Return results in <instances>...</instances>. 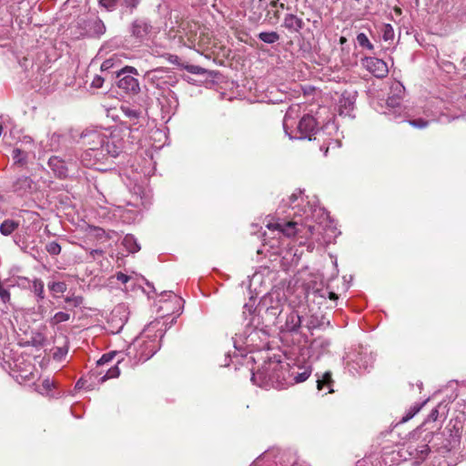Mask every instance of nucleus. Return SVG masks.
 <instances>
[{
    "instance_id": "1",
    "label": "nucleus",
    "mask_w": 466,
    "mask_h": 466,
    "mask_svg": "<svg viewBox=\"0 0 466 466\" xmlns=\"http://www.w3.org/2000/svg\"><path fill=\"white\" fill-rule=\"evenodd\" d=\"M285 206L284 210L290 220L279 219L268 223L269 229L279 230L287 237H298L303 240L312 239L313 243L327 245L336 237V228L329 219V213L318 205L316 196H305L300 189L293 192Z\"/></svg>"
},
{
    "instance_id": "3",
    "label": "nucleus",
    "mask_w": 466,
    "mask_h": 466,
    "mask_svg": "<svg viewBox=\"0 0 466 466\" xmlns=\"http://www.w3.org/2000/svg\"><path fill=\"white\" fill-rule=\"evenodd\" d=\"M81 139L86 147L82 155V162L86 167L105 164L109 158L117 157L124 148V140L118 132L86 130Z\"/></svg>"
},
{
    "instance_id": "33",
    "label": "nucleus",
    "mask_w": 466,
    "mask_h": 466,
    "mask_svg": "<svg viewBox=\"0 0 466 466\" xmlns=\"http://www.w3.org/2000/svg\"><path fill=\"white\" fill-rule=\"evenodd\" d=\"M358 45L362 47L366 48L370 51H372L374 49L373 44L370 41L366 34L364 33H359L356 37Z\"/></svg>"
},
{
    "instance_id": "57",
    "label": "nucleus",
    "mask_w": 466,
    "mask_h": 466,
    "mask_svg": "<svg viewBox=\"0 0 466 466\" xmlns=\"http://www.w3.org/2000/svg\"><path fill=\"white\" fill-rule=\"evenodd\" d=\"M103 254V250L101 249H92L90 251V256L95 258H96V255H102Z\"/></svg>"
},
{
    "instance_id": "26",
    "label": "nucleus",
    "mask_w": 466,
    "mask_h": 466,
    "mask_svg": "<svg viewBox=\"0 0 466 466\" xmlns=\"http://www.w3.org/2000/svg\"><path fill=\"white\" fill-rule=\"evenodd\" d=\"M122 244L125 248L130 253H136L140 250V245L137 242V239L131 234H127L124 237L122 240Z\"/></svg>"
},
{
    "instance_id": "40",
    "label": "nucleus",
    "mask_w": 466,
    "mask_h": 466,
    "mask_svg": "<svg viewBox=\"0 0 466 466\" xmlns=\"http://www.w3.org/2000/svg\"><path fill=\"white\" fill-rule=\"evenodd\" d=\"M425 402L426 401L422 402L420 405H414L413 407H411L410 410L407 412V414L402 418V421L405 422L413 418V416L420 411V410L425 404Z\"/></svg>"
},
{
    "instance_id": "34",
    "label": "nucleus",
    "mask_w": 466,
    "mask_h": 466,
    "mask_svg": "<svg viewBox=\"0 0 466 466\" xmlns=\"http://www.w3.org/2000/svg\"><path fill=\"white\" fill-rule=\"evenodd\" d=\"M56 387V382L54 380L49 378L45 379L41 385L37 387V391L41 394H48L53 388Z\"/></svg>"
},
{
    "instance_id": "9",
    "label": "nucleus",
    "mask_w": 466,
    "mask_h": 466,
    "mask_svg": "<svg viewBox=\"0 0 466 466\" xmlns=\"http://www.w3.org/2000/svg\"><path fill=\"white\" fill-rule=\"evenodd\" d=\"M278 302V296L273 295L263 296L259 302L258 311L263 314L262 318L267 323V326L276 327L278 323L281 322V318L285 310H281L278 307H275V309L272 308V303L277 305Z\"/></svg>"
},
{
    "instance_id": "30",
    "label": "nucleus",
    "mask_w": 466,
    "mask_h": 466,
    "mask_svg": "<svg viewBox=\"0 0 466 466\" xmlns=\"http://www.w3.org/2000/svg\"><path fill=\"white\" fill-rule=\"evenodd\" d=\"M48 289L56 296L58 293H65L67 289V285L64 281H53L48 283Z\"/></svg>"
},
{
    "instance_id": "23",
    "label": "nucleus",
    "mask_w": 466,
    "mask_h": 466,
    "mask_svg": "<svg viewBox=\"0 0 466 466\" xmlns=\"http://www.w3.org/2000/svg\"><path fill=\"white\" fill-rule=\"evenodd\" d=\"M120 109L124 116L127 119L124 121L126 125L132 126L137 124L138 118L140 116L139 110L128 106H122Z\"/></svg>"
},
{
    "instance_id": "11",
    "label": "nucleus",
    "mask_w": 466,
    "mask_h": 466,
    "mask_svg": "<svg viewBox=\"0 0 466 466\" xmlns=\"http://www.w3.org/2000/svg\"><path fill=\"white\" fill-rule=\"evenodd\" d=\"M361 66L377 78L386 77L389 67L382 59L374 56H365L360 60Z\"/></svg>"
},
{
    "instance_id": "4",
    "label": "nucleus",
    "mask_w": 466,
    "mask_h": 466,
    "mask_svg": "<svg viewBox=\"0 0 466 466\" xmlns=\"http://www.w3.org/2000/svg\"><path fill=\"white\" fill-rule=\"evenodd\" d=\"M299 106L298 105L291 106L287 110L283 119V128L286 135L290 139H312V135H317L313 139L320 140L324 138L326 132L331 134L337 131V127L334 122L328 121L320 130H317L316 119L309 115H306L300 118L299 123H296V118L299 116Z\"/></svg>"
},
{
    "instance_id": "46",
    "label": "nucleus",
    "mask_w": 466,
    "mask_h": 466,
    "mask_svg": "<svg viewBox=\"0 0 466 466\" xmlns=\"http://www.w3.org/2000/svg\"><path fill=\"white\" fill-rule=\"evenodd\" d=\"M266 16L268 19V22L270 24H276L279 21V16H280L279 10L277 9V10L273 11L272 13L270 11H268Z\"/></svg>"
},
{
    "instance_id": "14",
    "label": "nucleus",
    "mask_w": 466,
    "mask_h": 466,
    "mask_svg": "<svg viewBox=\"0 0 466 466\" xmlns=\"http://www.w3.org/2000/svg\"><path fill=\"white\" fill-rule=\"evenodd\" d=\"M267 338L268 335L265 331L255 328L247 335L244 343L247 348L251 350H261L268 344Z\"/></svg>"
},
{
    "instance_id": "48",
    "label": "nucleus",
    "mask_w": 466,
    "mask_h": 466,
    "mask_svg": "<svg viewBox=\"0 0 466 466\" xmlns=\"http://www.w3.org/2000/svg\"><path fill=\"white\" fill-rule=\"evenodd\" d=\"M331 145H335L336 147H339V141L337 139H329V142L326 146V144L320 146V150L324 151V155L327 156V153L329 151V148Z\"/></svg>"
},
{
    "instance_id": "28",
    "label": "nucleus",
    "mask_w": 466,
    "mask_h": 466,
    "mask_svg": "<svg viewBox=\"0 0 466 466\" xmlns=\"http://www.w3.org/2000/svg\"><path fill=\"white\" fill-rule=\"evenodd\" d=\"M17 222L12 219H6L1 224L0 232L5 236H8L12 234L17 228Z\"/></svg>"
},
{
    "instance_id": "27",
    "label": "nucleus",
    "mask_w": 466,
    "mask_h": 466,
    "mask_svg": "<svg viewBox=\"0 0 466 466\" xmlns=\"http://www.w3.org/2000/svg\"><path fill=\"white\" fill-rule=\"evenodd\" d=\"M266 295H273L278 296V304L272 303V308L275 309V307L279 308L281 310H285V308L287 307V299L284 292L280 289H273L267 293Z\"/></svg>"
},
{
    "instance_id": "37",
    "label": "nucleus",
    "mask_w": 466,
    "mask_h": 466,
    "mask_svg": "<svg viewBox=\"0 0 466 466\" xmlns=\"http://www.w3.org/2000/svg\"><path fill=\"white\" fill-rule=\"evenodd\" d=\"M141 0H122V6L132 14L139 5Z\"/></svg>"
},
{
    "instance_id": "31",
    "label": "nucleus",
    "mask_w": 466,
    "mask_h": 466,
    "mask_svg": "<svg viewBox=\"0 0 466 466\" xmlns=\"http://www.w3.org/2000/svg\"><path fill=\"white\" fill-rule=\"evenodd\" d=\"M90 30L95 35H102L106 32V25L103 21L99 18H96L90 25Z\"/></svg>"
},
{
    "instance_id": "49",
    "label": "nucleus",
    "mask_w": 466,
    "mask_h": 466,
    "mask_svg": "<svg viewBox=\"0 0 466 466\" xmlns=\"http://www.w3.org/2000/svg\"><path fill=\"white\" fill-rule=\"evenodd\" d=\"M103 83L104 78L100 76H96L91 82V86L94 88H100L102 87Z\"/></svg>"
},
{
    "instance_id": "15",
    "label": "nucleus",
    "mask_w": 466,
    "mask_h": 466,
    "mask_svg": "<svg viewBox=\"0 0 466 466\" xmlns=\"http://www.w3.org/2000/svg\"><path fill=\"white\" fill-rule=\"evenodd\" d=\"M356 102V93L345 91L339 100V112L341 116H351Z\"/></svg>"
},
{
    "instance_id": "2",
    "label": "nucleus",
    "mask_w": 466,
    "mask_h": 466,
    "mask_svg": "<svg viewBox=\"0 0 466 466\" xmlns=\"http://www.w3.org/2000/svg\"><path fill=\"white\" fill-rule=\"evenodd\" d=\"M311 373L312 365L309 360H297L285 366L279 360L269 359L252 373L251 380L261 388L282 390L306 381Z\"/></svg>"
},
{
    "instance_id": "21",
    "label": "nucleus",
    "mask_w": 466,
    "mask_h": 466,
    "mask_svg": "<svg viewBox=\"0 0 466 466\" xmlns=\"http://www.w3.org/2000/svg\"><path fill=\"white\" fill-rule=\"evenodd\" d=\"M19 279L26 281L28 283L30 282V280L25 277H19ZM31 283H32L31 290L35 295V297L37 299V302L44 299H45V286H44L43 280L35 278L31 281Z\"/></svg>"
},
{
    "instance_id": "25",
    "label": "nucleus",
    "mask_w": 466,
    "mask_h": 466,
    "mask_svg": "<svg viewBox=\"0 0 466 466\" xmlns=\"http://www.w3.org/2000/svg\"><path fill=\"white\" fill-rule=\"evenodd\" d=\"M329 296V298L332 300L338 299V295L332 291H329L324 289H309L307 291V297H312L313 299H316L318 298L319 299H326V297Z\"/></svg>"
},
{
    "instance_id": "22",
    "label": "nucleus",
    "mask_w": 466,
    "mask_h": 466,
    "mask_svg": "<svg viewBox=\"0 0 466 466\" xmlns=\"http://www.w3.org/2000/svg\"><path fill=\"white\" fill-rule=\"evenodd\" d=\"M15 191L23 196L31 192L33 188V180L28 177H19L14 185Z\"/></svg>"
},
{
    "instance_id": "50",
    "label": "nucleus",
    "mask_w": 466,
    "mask_h": 466,
    "mask_svg": "<svg viewBox=\"0 0 466 466\" xmlns=\"http://www.w3.org/2000/svg\"><path fill=\"white\" fill-rule=\"evenodd\" d=\"M159 72V69H154V70H150V71H147L146 74H145V77L146 79H147L148 81H154V79L157 78V74Z\"/></svg>"
},
{
    "instance_id": "59",
    "label": "nucleus",
    "mask_w": 466,
    "mask_h": 466,
    "mask_svg": "<svg viewBox=\"0 0 466 466\" xmlns=\"http://www.w3.org/2000/svg\"><path fill=\"white\" fill-rule=\"evenodd\" d=\"M258 277H259V276H258V275H254V276L252 277L251 281H254V280H255V279H257Z\"/></svg>"
},
{
    "instance_id": "6",
    "label": "nucleus",
    "mask_w": 466,
    "mask_h": 466,
    "mask_svg": "<svg viewBox=\"0 0 466 466\" xmlns=\"http://www.w3.org/2000/svg\"><path fill=\"white\" fill-rule=\"evenodd\" d=\"M431 438L432 432L429 431L425 433L421 440H410L400 449V456L405 461H410L415 466L420 465L428 458L431 452L429 442Z\"/></svg>"
},
{
    "instance_id": "17",
    "label": "nucleus",
    "mask_w": 466,
    "mask_h": 466,
    "mask_svg": "<svg viewBox=\"0 0 466 466\" xmlns=\"http://www.w3.org/2000/svg\"><path fill=\"white\" fill-rule=\"evenodd\" d=\"M330 341L329 339L324 337H319L313 339L309 345V350L311 352L310 357L319 359L322 354L329 350Z\"/></svg>"
},
{
    "instance_id": "32",
    "label": "nucleus",
    "mask_w": 466,
    "mask_h": 466,
    "mask_svg": "<svg viewBox=\"0 0 466 466\" xmlns=\"http://www.w3.org/2000/svg\"><path fill=\"white\" fill-rule=\"evenodd\" d=\"M119 363V360H117L116 364H115L114 366L108 368L106 370V373L100 378V381L101 382H104L106 381V380H109V379H114V378H117L120 374V370L117 366V364Z\"/></svg>"
},
{
    "instance_id": "55",
    "label": "nucleus",
    "mask_w": 466,
    "mask_h": 466,
    "mask_svg": "<svg viewBox=\"0 0 466 466\" xmlns=\"http://www.w3.org/2000/svg\"><path fill=\"white\" fill-rule=\"evenodd\" d=\"M270 6L272 8H280V9L285 8V5L283 3H281L279 0H271Z\"/></svg>"
},
{
    "instance_id": "52",
    "label": "nucleus",
    "mask_w": 466,
    "mask_h": 466,
    "mask_svg": "<svg viewBox=\"0 0 466 466\" xmlns=\"http://www.w3.org/2000/svg\"><path fill=\"white\" fill-rule=\"evenodd\" d=\"M116 278L118 281L122 282L123 284H126L127 282H128V280L130 279V277L122 273V272H118L116 275Z\"/></svg>"
},
{
    "instance_id": "45",
    "label": "nucleus",
    "mask_w": 466,
    "mask_h": 466,
    "mask_svg": "<svg viewBox=\"0 0 466 466\" xmlns=\"http://www.w3.org/2000/svg\"><path fill=\"white\" fill-rule=\"evenodd\" d=\"M410 126L416 128H425L429 125V121L424 120L422 118L409 120Z\"/></svg>"
},
{
    "instance_id": "29",
    "label": "nucleus",
    "mask_w": 466,
    "mask_h": 466,
    "mask_svg": "<svg viewBox=\"0 0 466 466\" xmlns=\"http://www.w3.org/2000/svg\"><path fill=\"white\" fill-rule=\"evenodd\" d=\"M279 35L277 32H261L258 34V39L266 44H274L279 40Z\"/></svg>"
},
{
    "instance_id": "56",
    "label": "nucleus",
    "mask_w": 466,
    "mask_h": 466,
    "mask_svg": "<svg viewBox=\"0 0 466 466\" xmlns=\"http://www.w3.org/2000/svg\"><path fill=\"white\" fill-rule=\"evenodd\" d=\"M113 66V61L111 58L105 60L101 65V70H107Z\"/></svg>"
},
{
    "instance_id": "20",
    "label": "nucleus",
    "mask_w": 466,
    "mask_h": 466,
    "mask_svg": "<svg viewBox=\"0 0 466 466\" xmlns=\"http://www.w3.org/2000/svg\"><path fill=\"white\" fill-rule=\"evenodd\" d=\"M48 166L59 177H63L67 175V167L66 162L56 156L51 157L49 158Z\"/></svg>"
},
{
    "instance_id": "10",
    "label": "nucleus",
    "mask_w": 466,
    "mask_h": 466,
    "mask_svg": "<svg viewBox=\"0 0 466 466\" xmlns=\"http://www.w3.org/2000/svg\"><path fill=\"white\" fill-rule=\"evenodd\" d=\"M127 73L137 74V70L133 66H125L116 74L117 86L127 94H137L140 90L139 83L137 78Z\"/></svg>"
},
{
    "instance_id": "43",
    "label": "nucleus",
    "mask_w": 466,
    "mask_h": 466,
    "mask_svg": "<svg viewBox=\"0 0 466 466\" xmlns=\"http://www.w3.org/2000/svg\"><path fill=\"white\" fill-rule=\"evenodd\" d=\"M243 315L245 316L246 319L248 318V315L250 317V319H248V324H252L255 321V318H256L253 315V305L245 304L244 310H243Z\"/></svg>"
},
{
    "instance_id": "44",
    "label": "nucleus",
    "mask_w": 466,
    "mask_h": 466,
    "mask_svg": "<svg viewBox=\"0 0 466 466\" xmlns=\"http://www.w3.org/2000/svg\"><path fill=\"white\" fill-rule=\"evenodd\" d=\"M116 356V352H110V353H106V354H104L98 360H97V366H104L105 364H107L108 362H110L113 358Z\"/></svg>"
},
{
    "instance_id": "53",
    "label": "nucleus",
    "mask_w": 466,
    "mask_h": 466,
    "mask_svg": "<svg viewBox=\"0 0 466 466\" xmlns=\"http://www.w3.org/2000/svg\"><path fill=\"white\" fill-rule=\"evenodd\" d=\"M164 294L168 296V298H173L178 306H180L183 303L182 299L175 295L172 291H165Z\"/></svg>"
},
{
    "instance_id": "38",
    "label": "nucleus",
    "mask_w": 466,
    "mask_h": 466,
    "mask_svg": "<svg viewBox=\"0 0 466 466\" xmlns=\"http://www.w3.org/2000/svg\"><path fill=\"white\" fill-rule=\"evenodd\" d=\"M120 0H99V5L106 11L112 12L116 10Z\"/></svg>"
},
{
    "instance_id": "13",
    "label": "nucleus",
    "mask_w": 466,
    "mask_h": 466,
    "mask_svg": "<svg viewBox=\"0 0 466 466\" xmlns=\"http://www.w3.org/2000/svg\"><path fill=\"white\" fill-rule=\"evenodd\" d=\"M152 25L150 23L142 18L136 19L130 25V32L132 36L137 38L139 42H143L148 38L152 32Z\"/></svg>"
},
{
    "instance_id": "36",
    "label": "nucleus",
    "mask_w": 466,
    "mask_h": 466,
    "mask_svg": "<svg viewBox=\"0 0 466 466\" xmlns=\"http://www.w3.org/2000/svg\"><path fill=\"white\" fill-rule=\"evenodd\" d=\"M381 32H382V38L384 41L393 40L395 34H394V29L391 25H390V24L383 25Z\"/></svg>"
},
{
    "instance_id": "63",
    "label": "nucleus",
    "mask_w": 466,
    "mask_h": 466,
    "mask_svg": "<svg viewBox=\"0 0 466 466\" xmlns=\"http://www.w3.org/2000/svg\"><path fill=\"white\" fill-rule=\"evenodd\" d=\"M344 41H346L345 37H341L340 42L343 43Z\"/></svg>"
},
{
    "instance_id": "58",
    "label": "nucleus",
    "mask_w": 466,
    "mask_h": 466,
    "mask_svg": "<svg viewBox=\"0 0 466 466\" xmlns=\"http://www.w3.org/2000/svg\"><path fill=\"white\" fill-rule=\"evenodd\" d=\"M306 327L308 328V329L310 330L316 329L318 327V324H316L314 321H310L306 324Z\"/></svg>"
},
{
    "instance_id": "60",
    "label": "nucleus",
    "mask_w": 466,
    "mask_h": 466,
    "mask_svg": "<svg viewBox=\"0 0 466 466\" xmlns=\"http://www.w3.org/2000/svg\"><path fill=\"white\" fill-rule=\"evenodd\" d=\"M175 320H176V318H175V317H173V318H172V319H171V321H170V325H172V324L175 322Z\"/></svg>"
},
{
    "instance_id": "7",
    "label": "nucleus",
    "mask_w": 466,
    "mask_h": 466,
    "mask_svg": "<svg viewBox=\"0 0 466 466\" xmlns=\"http://www.w3.org/2000/svg\"><path fill=\"white\" fill-rule=\"evenodd\" d=\"M404 93L405 87L400 82L395 81L391 84L390 96L386 102L388 111L385 114L394 120H399L400 118L405 120L404 108L401 106Z\"/></svg>"
},
{
    "instance_id": "16",
    "label": "nucleus",
    "mask_w": 466,
    "mask_h": 466,
    "mask_svg": "<svg viewBox=\"0 0 466 466\" xmlns=\"http://www.w3.org/2000/svg\"><path fill=\"white\" fill-rule=\"evenodd\" d=\"M316 377L317 389L319 391H322L325 395L334 392L333 387L335 381L332 379V374L330 371H325L321 374L317 373Z\"/></svg>"
},
{
    "instance_id": "61",
    "label": "nucleus",
    "mask_w": 466,
    "mask_h": 466,
    "mask_svg": "<svg viewBox=\"0 0 466 466\" xmlns=\"http://www.w3.org/2000/svg\"><path fill=\"white\" fill-rule=\"evenodd\" d=\"M234 346H235V348H236L237 350H239L238 346L237 345V341H236V340L234 341Z\"/></svg>"
},
{
    "instance_id": "64",
    "label": "nucleus",
    "mask_w": 466,
    "mask_h": 466,
    "mask_svg": "<svg viewBox=\"0 0 466 466\" xmlns=\"http://www.w3.org/2000/svg\"><path fill=\"white\" fill-rule=\"evenodd\" d=\"M38 310H39L40 313H42L41 306L38 307Z\"/></svg>"
},
{
    "instance_id": "5",
    "label": "nucleus",
    "mask_w": 466,
    "mask_h": 466,
    "mask_svg": "<svg viewBox=\"0 0 466 466\" xmlns=\"http://www.w3.org/2000/svg\"><path fill=\"white\" fill-rule=\"evenodd\" d=\"M166 330V321L163 318L150 322L128 347V353L131 354L134 350L137 351L136 357L139 361L147 360L160 349V339Z\"/></svg>"
},
{
    "instance_id": "8",
    "label": "nucleus",
    "mask_w": 466,
    "mask_h": 466,
    "mask_svg": "<svg viewBox=\"0 0 466 466\" xmlns=\"http://www.w3.org/2000/svg\"><path fill=\"white\" fill-rule=\"evenodd\" d=\"M281 339H288L289 336L299 335L301 329V317L294 310L288 308L285 310L281 322L275 327Z\"/></svg>"
},
{
    "instance_id": "42",
    "label": "nucleus",
    "mask_w": 466,
    "mask_h": 466,
    "mask_svg": "<svg viewBox=\"0 0 466 466\" xmlns=\"http://www.w3.org/2000/svg\"><path fill=\"white\" fill-rule=\"evenodd\" d=\"M83 297L81 296H67L65 298V301L68 304H72L75 307H78L83 303Z\"/></svg>"
},
{
    "instance_id": "12",
    "label": "nucleus",
    "mask_w": 466,
    "mask_h": 466,
    "mask_svg": "<svg viewBox=\"0 0 466 466\" xmlns=\"http://www.w3.org/2000/svg\"><path fill=\"white\" fill-rule=\"evenodd\" d=\"M373 364V357L368 353H358L347 362L348 369L352 375L367 371Z\"/></svg>"
},
{
    "instance_id": "41",
    "label": "nucleus",
    "mask_w": 466,
    "mask_h": 466,
    "mask_svg": "<svg viewBox=\"0 0 466 466\" xmlns=\"http://www.w3.org/2000/svg\"><path fill=\"white\" fill-rule=\"evenodd\" d=\"M425 402L426 401L422 402L420 405H414L413 407H411L410 410L407 412V414L402 418V421L405 422L413 418V416L420 411V410L425 404Z\"/></svg>"
},
{
    "instance_id": "19",
    "label": "nucleus",
    "mask_w": 466,
    "mask_h": 466,
    "mask_svg": "<svg viewBox=\"0 0 466 466\" xmlns=\"http://www.w3.org/2000/svg\"><path fill=\"white\" fill-rule=\"evenodd\" d=\"M283 26L290 32H299L304 26V22L296 15L287 14L283 20Z\"/></svg>"
},
{
    "instance_id": "24",
    "label": "nucleus",
    "mask_w": 466,
    "mask_h": 466,
    "mask_svg": "<svg viewBox=\"0 0 466 466\" xmlns=\"http://www.w3.org/2000/svg\"><path fill=\"white\" fill-rule=\"evenodd\" d=\"M448 412L447 406L442 403H439L429 414L426 423L431 421H436L439 419L445 418Z\"/></svg>"
},
{
    "instance_id": "51",
    "label": "nucleus",
    "mask_w": 466,
    "mask_h": 466,
    "mask_svg": "<svg viewBox=\"0 0 466 466\" xmlns=\"http://www.w3.org/2000/svg\"><path fill=\"white\" fill-rule=\"evenodd\" d=\"M188 71L192 74H198V75H202L205 72V70L198 66H190L188 67Z\"/></svg>"
},
{
    "instance_id": "62",
    "label": "nucleus",
    "mask_w": 466,
    "mask_h": 466,
    "mask_svg": "<svg viewBox=\"0 0 466 466\" xmlns=\"http://www.w3.org/2000/svg\"><path fill=\"white\" fill-rule=\"evenodd\" d=\"M77 388H80L81 386V383H80V380L76 382V385Z\"/></svg>"
},
{
    "instance_id": "18",
    "label": "nucleus",
    "mask_w": 466,
    "mask_h": 466,
    "mask_svg": "<svg viewBox=\"0 0 466 466\" xmlns=\"http://www.w3.org/2000/svg\"><path fill=\"white\" fill-rule=\"evenodd\" d=\"M177 106L178 101L174 92L170 91L167 96L163 97V101L161 102V108L165 114H175Z\"/></svg>"
},
{
    "instance_id": "47",
    "label": "nucleus",
    "mask_w": 466,
    "mask_h": 466,
    "mask_svg": "<svg viewBox=\"0 0 466 466\" xmlns=\"http://www.w3.org/2000/svg\"><path fill=\"white\" fill-rule=\"evenodd\" d=\"M25 153L21 149L15 148L13 150V158L16 162H22L25 159Z\"/></svg>"
},
{
    "instance_id": "39",
    "label": "nucleus",
    "mask_w": 466,
    "mask_h": 466,
    "mask_svg": "<svg viewBox=\"0 0 466 466\" xmlns=\"http://www.w3.org/2000/svg\"><path fill=\"white\" fill-rule=\"evenodd\" d=\"M46 249L50 255L56 256L61 252V246L56 241H51L46 244Z\"/></svg>"
},
{
    "instance_id": "35",
    "label": "nucleus",
    "mask_w": 466,
    "mask_h": 466,
    "mask_svg": "<svg viewBox=\"0 0 466 466\" xmlns=\"http://www.w3.org/2000/svg\"><path fill=\"white\" fill-rule=\"evenodd\" d=\"M70 319V314L69 313H66V312H64V311H59V312H56L50 319H49V324L51 326H56L59 323H62V322H66L67 320H69Z\"/></svg>"
},
{
    "instance_id": "54",
    "label": "nucleus",
    "mask_w": 466,
    "mask_h": 466,
    "mask_svg": "<svg viewBox=\"0 0 466 466\" xmlns=\"http://www.w3.org/2000/svg\"><path fill=\"white\" fill-rule=\"evenodd\" d=\"M58 139H59V136L58 135H56V134H53L52 137H51V141L52 143L50 144V147H49V150H55L57 147V142H58Z\"/></svg>"
}]
</instances>
